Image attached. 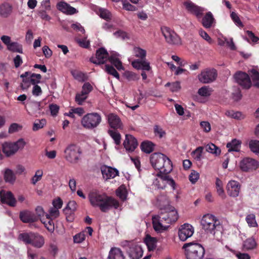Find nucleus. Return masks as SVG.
I'll return each instance as SVG.
<instances>
[{
    "label": "nucleus",
    "mask_w": 259,
    "mask_h": 259,
    "mask_svg": "<svg viewBox=\"0 0 259 259\" xmlns=\"http://www.w3.org/2000/svg\"><path fill=\"white\" fill-rule=\"evenodd\" d=\"M160 210L159 214L154 215L152 218L153 227L157 232L167 230L169 226L164 224L175 223L179 218L177 210L171 205L168 204L161 208Z\"/></svg>",
    "instance_id": "nucleus-1"
},
{
    "label": "nucleus",
    "mask_w": 259,
    "mask_h": 259,
    "mask_svg": "<svg viewBox=\"0 0 259 259\" xmlns=\"http://www.w3.org/2000/svg\"><path fill=\"white\" fill-rule=\"evenodd\" d=\"M89 199L93 207H99L103 212H107L112 207L117 209L119 206V203L117 200L96 190L90 192Z\"/></svg>",
    "instance_id": "nucleus-2"
},
{
    "label": "nucleus",
    "mask_w": 259,
    "mask_h": 259,
    "mask_svg": "<svg viewBox=\"0 0 259 259\" xmlns=\"http://www.w3.org/2000/svg\"><path fill=\"white\" fill-rule=\"evenodd\" d=\"M150 161L152 167L159 171L161 170L164 172L170 173L172 170L171 160L161 153H154L151 154Z\"/></svg>",
    "instance_id": "nucleus-3"
},
{
    "label": "nucleus",
    "mask_w": 259,
    "mask_h": 259,
    "mask_svg": "<svg viewBox=\"0 0 259 259\" xmlns=\"http://www.w3.org/2000/svg\"><path fill=\"white\" fill-rule=\"evenodd\" d=\"M185 250L187 259H203L205 254V249L198 243H185L183 246Z\"/></svg>",
    "instance_id": "nucleus-4"
},
{
    "label": "nucleus",
    "mask_w": 259,
    "mask_h": 259,
    "mask_svg": "<svg viewBox=\"0 0 259 259\" xmlns=\"http://www.w3.org/2000/svg\"><path fill=\"white\" fill-rule=\"evenodd\" d=\"M102 121V117L97 112L89 113L83 116L81 125L87 130H91L97 127Z\"/></svg>",
    "instance_id": "nucleus-5"
},
{
    "label": "nucleus",
    "mask_w": 259,
    "mask_h": 259,
    "mask_svg": "<svg viewBox=\"0 0 259 259\" xmlns=\"http://www.w3.org/2000/svg\"><path fill=\"white\" fill-rule=\"evenodd\" d=\"M202 229L206 233L214 235L215 230L220 228V222L214 215L206 214L203 215L201 221Z\"/></svg>",
    "instance_id": "nucleus-6"
},
{
    "label": "nucleus",
    "mask_w": 259,
    "mask_h": 259,
    "mask_svg": "<svg viewBox=\"0 0 259 259\" xmlns=\"http://www.w3.org/2000/svg\"><path fill=\"white\" fill-rule=\"evenodd\" d=\"M122 243L130 259H140L142 257L143 248L137 242L126 240Z\"/></svg>",
    "instance_id": "nucleus-7"
},
{
    "label": "nucleus",
    "mask_w": 259,
    "mask_h": 259,
    "mask_svg": "<svg viewBox=\"0 0 259 259\" xmlns=\"http://www.w3.org/2000/svg\"><path fill=\"white\" fill-rule=\"evenodd\" d=\"M81 153V151L78 146L70 144L64 150V157L69 162L76 163L79 159Z\"/></svg>",
    "instance_id": "nucleus-8"
},
{
    "label": "nucleus",
    "mask_w": 259,
    "mask_h": 259,
    "mask_svg": "<svg viewBox=\"0 0 259 259\" xmlns=\"http://www.w3.org/2000/svg\"><path fill=\"white\" fill-rule=\"evenodd\" d=\"M26 145L23 139H19L17 142L5 143L3 145V151L7 156H10L15 154L19 149H23Z\"/></svg>",
    "instance_id": "nucleus-9"
},
{
    "label": "nucleus",
    "mask_w": 259,
    "mask_h": 259,
    "mask_svg": "<svg viewBox=\"0 0 259 259\" xmlns=\"http://www.w3.org/2000/svg\"><path fill=\"white\" fill-rule=\"evenodd\" d=\"M161 30L168 44L174 45L181 44V38L174 30L166 26L162 27Z\"/></svg>",
    "instance_id": "nucleus-10"
},
{
    "label": "nucleus",
    "mask_w": 259,
    "mask_h": 259,
    "mask_svg": "<svg viewBox=\"0 0 259 259\" xmlns=\"http://www.w3.org/2000/svg\"><path fill=\"white\" fill-rule=\"evenodd\" d=\"M218 76L217 71L214 69H206L198 74L199 80L203 83H209L215 80Z\"/></svg>",
    "instance_id": "nucleus-11"
},
{
    "label": "nucleus",
    "mask_w": 259,
    "mask_h": 259,
    "mask_svg": "<svg viewBox=\"0 0 259 259\" xmlns=\"http://www.w3.org/2000/svg\"><path fill=\"white\" fill-rule=\"evenodd\" d=\"M259 166V163L256 160L246 157L240 162V169L245 172L256 169Z\"/></svg>",
    "instance_id": "nucleus-12"
},
{
    "label": "nucleus",
    "mask_w": 259,
    "mask_h": 259,
    "mask_svg": "<svg viewBox=\"0 0 259 259\" xmlns=\"http://www.w3.org/2000/svg\"><path fill=\"white\" fill-rule=\"evenodd\" d=\"M237 82L244 89H249L252 84L249 76L245 72L238 71L234 75Z\"/></svg>",
    "instance_id": "nucleus-13"
},
{
    "label": "nucleus",
    "mask_w": 259,
    "mask_h": 259,
    "mask_svg": "<svg viewBox=\"0 0 259 259\" xmlns=\"http://www.w3.org/2000/svg\"><path fill=\"white\" fill-rule=\"evenodd\" d=\"M108 53L104 48H100L96 51V57H91L90 61L94 64H104L107 60H109Z\"/></svg>",
    "instance_id": "nucleus-14"
},
{
    "label": "nucleus",
    "mask_w": 259,
    "mask_h": 259,
    "mask_svg": "<svg viewBox=\"0 0 259 259\" xmlns=\"http://www.w3.org/2000/svg\"><path fill=\"white\" fill-rule=\"evenodd\" d=\"M183 5L189 13L195 15L198 18L201 17L204 11L203 8L195 5L190 0L184 2Z\"/></svg>",
    "instance_id": "nucleus-15"
},
{
    "label": "nucleus",
    "mask_w": 259,
    "mask_h": 259,
    "mask_svg": "<svg viewBox=\"0 0 259 259\" xmlns=\"http://www.w3.org/2000/svg\"><path fill=\"white\" fill-rule=\"evenodd\" d=\"M194 233L193 227L189 224H184L179 229V237L181 241H185Z\"/></svg>",
    "instance_id": "nucleus-16"
},
{
    "label": "nucleus",
    "mask_w": 259,
    "mask_h": 259,
    "mask_svg": "<svg viewBox=\"0 0 259 259\" xmlns=\"http://www.w3.org/2000/svg\"><path fill=\"white\" fill-rule=\"evenodd\" d=\"M241 189L240 184L236 181H230L226 186L227 193L232 197H237L239 196Z\"/></svg>",
    "instance_id": "nucleus-17"
},
{
    "label": "nucleus",
    "mask_w": 259,
    "mask_h": 259,
    "mask_svg": "<svg viewBox=\"0 0 259 259\" xmlns=\"http://www.w3.org/2000/svg\"><path fill=\"white\" fill-rule=\"evenodd\" d=\"M56 7L58 11L67 15H72L78 13V11L75 8L63 1L58 2Z\"/></svg>",
    "instance_id": "nucleus-18"
},
{
    "label": "nucleus",
    "mask_w": 259,
    "mask_h": 259,
    "mask_svg": "<svg viewBox=\"0 0 259 259\" xmlns=\"http://www.w3.org/2000/svg\"><path fill=\"white\" fill-rule=\"evenodd\" d=\"M1 201L3 204H7L11 206H15L16 203L13 193L10 191L2 190L0 191Z\"/></svg>",
    "instance_id": "nucleus-19"
},
{
    "label": "nucleus",
    "mask_w": 259,
    "mask_h": 259,
    "mask_svg": "<svg viewBox=\"0 0 259 259\" xmlns=\"http://www.w3.org/2000/svg\"><path fill=\"white\" fill-rule=\"evenodd\" d=\"M124 147L128 152H133L138 145L137 139L131 135H126L125 139L123 142Z\"/></svg>",
    "instance_id": "nucleus-20"
},
{
    "label": "nucleus",
    "mask_w": 259,
    "mask_h": 259,
    "mask_svg": "<svg viewBox=\"0 0 259 259\" xmlns=\"http://www.w3.org/2000/svg\"><path fill=\"white\" fill-rule=\"evenodd\" d=\"M101 170L103 178L106 180L113 179L119 174L117 169L106 165L101 166Z\"/></svg>",
    "instance_id": "nucleus-21"
},
{
    "label": "nucleus",
    "mask_w": 259,
    "mask_h": 259,
    "mask_svg": "<svg viewBox=\"0 0 259 259\" xmlns=\"http://www.w3.org/2000/svg\"><path fill=\"white\" fill-rule=\"evenodd\" d=\"M20 220L25 223H31L37 221L38 219L33 212L24 210L21 211L19 215Z\"/></svg>",
    "instance_id": "nucleus-22"
},
{
    "label": "nucleus",
    "mask_w": 259,
    "mask_h": 259,
    "mask_svg": "<svg viewBox=\"0 0 259 259\" xmlns=\"http://www.w3.org/2000/svg\"><path fill=\"white\" fill-rule=\"evenodd\" d=\"M41 102L35 101H31L27 103L26 110L30 115H35L37 113H40L42 107L41 106Z\"/></svg>",
    "instance_id": "nucleus-23"
},
{
    "label": "nucleus",
    "mask_w": 259,
    "mask_h": 259,
    "mask_svg": "<svg viewBox=\"0 0 259 259\" xmlns=\"http://www.w3.org/2000/svg\"><path fill=\"white\" fill-rule=\"evenodd\" d=\"M108 121L110 126L114 130L120 128L122 122L120 118L114 113H110L108 116Z\"/></svg>",
    "instance_id": "nucleus-24"
},
{
    "label": "nucleus",
    "mask_w": 259,
    "mask_h": 259,
    "mask_svg": "<svg viewBox=\"0 0 259 259\" xmlns=\"http://www.w3.org/2000/svg\"><path fill=\"white\" fill-rule=\"evenodd\" d=\"M108 259H125V257L120 248L112 247L109 252Z\"/></svg>",
    "instance_id": "nucleus-25"
},
{
    "label": "nucleus",
    "mask_w": 259,
    "mask_h": 259,
    "mask_svg": "<svg viewBox=\"0 0 259 259\" xmlns=\"http://www.w3.org/2000/svg\"><path fill=\"white\" fill-rule=\"evenodd\" d=\"M132 66L133 67L143 70L149 71L151 69L149 63L145 61V59L142 60H136L133 61Z\"/></svg>",
    "instance_id": "nucleus-26"
},
{
    "label": "nucleus",
    "mask_w": 259,
    "mask_h": 259,
    "mask_svg": "<svg viewBox=\"0 0 259 259\" xmlns=\"http://www.w3.org/2000/svg\"><path fill=\"white\" fill-rule=\"evenodd\" d=\"M118 56L119 54L116 53H113L109 57L108 60L117 70H121L123 69V67L122 62L118 58Z\"/></svg>",
    "instance_id": "nucleus-27"
},
{
    "label": "nucleus",
    "mask_w": 259,
    "mask_h": 259,
    "mask_svg": "<svg viewBox=\"0 0 259 259\" xmlns=\"http://www.w3.org/2000/svg\"><path fill=\"white\" fill-rule=\"evenodd\" d=\"M31 72L26 71L20 75V77L22 78V82L20 84V88L22 90H27L30 87L31 81H30V74Z\"/></svg>",
    "instance_id": "nucleus-28"
},
{
    "label": "nucleus",
    "mask_w": 259,
    "mask_h": 259,
    "mask_svg": "<svg viewBox=\"0 0 259 259\" xmlns=\"http://www.w3.org/2000/svg\"><path fill=\"white\" fill-rule=\"evenodd\" d=\"M45 243L44 237L37 233H33L31 245L36 248L41 247Z\"/></svg>",
    "instance_id": "nucleus-29"
},
{
    "label": "nucleus",
    "mask_w": 259,
    "mask_h": 259,
    "mask_svg": "<svg viewBox=\"0 0 259 259\" xmlns=\"http://www.w3.org/2000/svg\"><path fill=\"white\" fill-rule=\"evenodd\" d=\"M157 242V239L151 237L150 235H147L144 239V242L149 251H153L156 248Z\"/></svg>",
    "instance_id": "nucleus-30"
},
{
    "label": "nucleus",
    "mask_w": 259,
    "mask_h": 259,
    "mask_svg": "<svg viewBox=\"0 0 259 259\" xmlns=\"http://www.w3.org/2000/svg\"><path fill=\"white\" fill-rule=\"evenodd\" d=\"M214 22V18L210 12H207L202 20V24L206 28H210Z\"/></svg>",
    "instance_id": "nucleus-31"
},
{
    "label": "nucleus",
    "mask_w": 259,
    "mask_h": 259,
    "mask_svg": "<svg viewBox=\"0 0 259 259\" xmlns=\"http://www.w3.org/2000/svg\"><path fill=\"white\" fill-rule=\"evenodd\" d=\"M46 219H41L42 223L46 229L51 233H53L55 230L54 223L52 218L50 217L48 213L45 214Z\"/></svg>",
    "instance_id": "nucleus-32"
},
{
    "label": "nucleus",
    "mask_w": 259,
    "mask_h": 259,
    "mask_svg": "<svg viewBox=\"0 0 259 259\" xmlns=\"http://www.w3.org/2000/svg\"><path fill=\"white\" fill-rule=\"evenodd\" d=\"M12 11L11 6L7 3H4L0 5V16L2 17L7 18L12 13Z\"/></svg>",
    "instance_id": "nucleus-33"
},
{
    "label": "nucleus",
    "mask_w": 259,
    "mask_h": 259,
    "mask_svg": "<svg viewBox=\"0 0 259 259\" xmlns=\"http://www.w3.org/2000/svg\"><path fill=\"white\" fill-rule=\"evenodd\" d=\"M241 142L236 139L232 140L231 142L227 143V147L228 148V151L238 152L240 151Z\"/></svg>",
    "instance_id": "nucleus-34"
},
{
    "label": "nucleus",
    "mask_w": 259,
    "mask_h": 259,
    "mask_svg": "<svg viewBox=\"0 0 259 259\" xmlns=\"http://www.w3.org/2000/svg\"><path fill=\"white\" fill-rule=\"evenodd\" d=\"M256 246V242L255 239L250 237L246 239L243 243V247L245 250H252L254 249Z\"/></svg>",
    "instance_id": "nucleus-35"
},
{
    "label": "nucleus",
    "mask_w": 259,
    "mask_h": 259,
    "mask_svg": "<svg viewBox=\"0 0 259 259\" xmlns=\"http://www.w3.org/2000/svg\"><path fill=\"white\" fill-rule=\"evenodd\" d=\"M4 179L6 182L11 184L14 183L16 180V176L14 172L9 168L5 169L4 173Z\"/></svg>",
    "instance_id": "nucleus-36"
},
{
    "label": "nucleus",
    "mask_w": 259,
    "mask_h": 259,
    "mask_svg": "<svg viewBox=\"0 0 259 259\" xmlns=\"http://www.w3.org/2000/svg\"><path fill=\"white\" fill-rule=\"evenodd\" d=\"M169 173L164 172L161 171H159L156 175L157 177L160 179V180L163 182V185L157 184L158 188L160 189H164L165 187V183L170 178V176L168 175Z\"/></svg>",
    "instance_id": "nucleus-37"
},
{
    "label": "nucleus",
    "mask_w": 259,
    "mask_h": 259,
    "mask_svg": "<svg viewBox=\"0 0 259 259\" xmlns=\"http://www.w3.org/2000/svg\"><path fill=\"white\" fill-rule=\"evenodd\" d=\"M141 150L146 153H150L153 151L154 144L150 141H144L140 146Z\"/></svg>",
    "instance_id": "nucleus-38"
},
{
    "label": "nucleus",
    "mask_w": 259,
    "mask_h": 259,
    "mask_svg": "<svg viewBox=\"0 0 259 259\" xmlns=\"http://www.w3.org/2000/svg\"><path fill=\"white\" fill-rule=\"evenodd\" d=\"M108 133L113 139L116 145H119L121 143V135L115 130H109Z\"/></svg>",
    "instance_id": "nucleus-39"
},
{
    "label": "nucleus",
    "mask_w": 259,
    "mask_h": 259,
    "mask_svg": "<svg viewBox=\"0 0 259 259\" xmlns=\"http://www.w3.org/2000/svg\"><path fill=\"white\" fill-rule=\"evenodd\" d=\"M33 233H22L19 235V239L22 240L25 244H30Z\"/></svg>",
    "instance_id": "nucleus-40"
},
{
    "label": "nucleus",
    "mask_w": 259,
    "mask_h": 259,
    "mask_svg": "<svg viewBox=\"0 0 259 259\" xmlns=\"http://www.w3.org/2000/svg\"><path fill=\"white\" fill-rule=\"evenodd\" d=\"M215 186L218 194L222 198H226V195L223 188V182L219 178H217L215 182Z\"/></svg>",
    "instance_id": "nucleus-41"
},
{
    "label": "nucleus",
    "mask_w": 259,
    "mask_h": 259,
    "mask_svg": "<svg viewBox=\"0 0 259 259\" xmlns=\"http://www.w3.org/2000/svg\"><path fill=\"white\" fill-rule=\"evenodd\" d=\"M8 49L13 52H17L19 53H23V48L22 45L17 42H12L8 45Z\"/></svg>",
    "instance_id": "nucleus-42"
},
{
    "label": "nucleus",
    "mask_w": 259,
    "mask_h": 259,
    "mask_svg": "<svg viewBox=\"0 0 259 259\" xmlns=\"http://www.w3.org/2000/svg\"><path fill=\"white\" fill-rule=\"evenodd\" d=\"M105 71L109 74L115 77L116 78L119 79L120 76L119 73L114 68V67L111 65L106 64L105 65Z\"/></svg>",
    "instance_id": "nucleus-43"
},
{
    "label": "nucleus",
    "mask_w": 259,
    "mask_h": 259,
    "mask_svg": "<svg viewBox=\"0 0 259 259\" xmlns=\"http://www.w3.org/2000/svg\"><path fill=\"white\" fill-rule=\"evenodd\" d=\"M46 123L47 121L44 118L40 120L36 119L33 123L32 129L34 131H38V130L43 128Z\"/></svg>",
    "instance_id": "nucleus-44"
},
{
    "label": "nucleus",
    "mask_w": 259,
    "mask_h": 259,
    "mask_svg": "<svg viewBox=\"0 0 259 259\" xmlns=\"http://www.w3.org/2000/svg\"><path fill=\"white\" fill-rule=\"evenodd\" d=\"M72 75L75 79L80 82H84L88 79L87 74L80 71L74 72Z\"/></svg>",
    "instance_id": "nucleus-45"
},
{
    "label": "nucleus",
    "mask_w": 259,
    "mask_h": 259,
    "mask_svg": "<svg viewBox=\"0 0 259 259\" xmlns=\"http://www.w3.org/2000/svg\"><path fill=\"white\" fill-rule=\"evenodd\" d=\"M154 134L155 136L161 139L166 135L165 131L159 125H155L153 128Z\"/></svg>",
    "instance_id": "nucleus-46"
},
{
    "label": "nucleus",
    "mask_w": 259,
    "mask_h": 259,
    "mask_svg": "<svg viewBox=\"0 0 259 259\" xmlns=\"http://www.w3.org/2000/svg\"><path fill=\"white\" fill-rule=\"evenodd\" d=\"M205 148L207 152L215 154L216 155H220L221 153V150L213 144H207Z\"/></svg>",
    "instance_id": "nucleus-47"
},
{
    "label": "nucleus",
    "mask_w": 259,
    "mask_h": 259,
    "mask_svg": "<svg viewBox=\"0 0 259 259\" xmlns=\"http://www.w3.org/2000/svg\"><path fill=\"white\" fill-rule=\"evenodd\" d=\"M88 97V96L81 92L77 93L75 97V101L77 104L81 105Z\"/></svg>",
    "instance_id": "nucleus-48"
},
{
    "label": "nucleus",
    "mask_w": 259,
    "mask_h": 259,
    "mask_svg": "<svg viewBox=\"0 0 259 259\" xmlns=\"http://www.w3.org/2000/svg\"><path fill=\"white\" fill-rule=\"evenodd\" d=\"M246 221L249 227H257V224L255 221V217L254 214H250L247 215L246 217Z\"/></svg>",
    "instance_id": "nucleus-49"
},
{
    "label": "nucleus",
    "mask_w": 259,
    "mask_h": 259,
    "mask_svg": "<svg viewBox=\"0 0 259 259\" xmlns=\"http://www.w3.org/2000/svg\"><path fill=\"white\" fill-rule=\"evenodd\" d=\"M249 147L253 153H259V141L251 140L249 143Z\"/></svg>",
    "instance_id": "nucleus-50"
},
{
    "label": "nucleus",
    "mask_w": 259,
    "mask_h": 259,
    "mask_svg": "<svg viewBox=\"0 0 259 259\" xmlns=\"http://www.w3.org/2000/svg\"><path fill=\"white\" fill-rule=\"evenodd\" d=\"M134 52L135 56L141 58V60L145 59L146 56V51L139 47H137L134 49Z\"/></svg>",
    "instance_id": "nucleus-51"
},
{
    "label": "nucleus",
    "mask_w": 259,
    "mask_h": 259,
    "mask_svg": "<svg viewBox=\"0 0 259 259\" xmlns=\"http://www.w3.org/2000/svg\"><path fill=\"white\" fill-rule=\"evenodd\" d=\"M41 75L40 74L31 73L30 74V81L33 85H36L40 82Z\"/></svg>",
    "instance_id": "nucleus-52"
},
{
    "label": "nucleus",
    "mask_w": 259,
    "mask_h": 259,
    "mask_svg": "<svg viewBox=\"0 0 259 259\" xmlns=\"http://www.w3.org/2000/svg\"><path fill=\"white\" fill-rule=\"evenodd\" d=\"M211 90L206 86L200 88L198 91V94L203 97H208L210 95Z\"/></svg>",
    "instance_id": "nucleus-53"
},
{
    "label": "nucleus",
    "mask_w": 259,
    "mask_h": 259,
    "mask_svg": "<svg viewBox=\"0 0 259 259\" xmlns=\"http://www.w3.org/2000/svg\"><path fill=\"white\" fill-rule=\"evenodd\" d=\"M85 239L84 232H81L73 236V242L75 243H80Z\"/></svg>",
    "instance_id": "nucleus-54"
},
{
    "label": "nucleus",
    "mask_w": 259,
    "mask_h": 259,
    "mask_svg": "<svg viewBox=\"0 0 259 259\" xmlns=\"http://www.w3.org/2000/svg\"><path fill=\"white\" fill-rule=\"evenodd\" d=\"M123 76L128 81H135L139 79V77L136 73L129 71H125Z\"/></svg>",
    "instance_id": "nucleus-55"
},
{
    "label": "nucleus",
    "mask_w": 259,
    "mask_h": 259,
    "mask_svg": "<svg viewBox=\"0 0 259 259\" xmlns=\"http://www.w3.org/2000/svg\"><path fill=\"white\" fill-rule=\"evenodd\" d=\"M42 175L43 172L42 170H37L35 172L34 176L31 179V183L33 185H35L37 182L41 180Z\"/></svg>",
    "instance_id": "nucleus-56"
},
{
    "label": "nucleus",
    "mask_w": 259,
    "mask_h": 259,
    "mask_svg": "<svg viewBox=\"0 0 259 259\" xmlns=\"http://www.w3.org/2000/svg\"><path fill=\"white\" fill-rule=\"evenodd\" d=\"M93 90V88L89 82H85L82 87L81 92L88 96Z\"/></svg>",
    "instance_id": "nucleus-57"
},
{
    "label": "nucleus",
    "mask_w": 259,
    "mask_h": 259,
    "mask_svg": "<svg viewBox=\"0 0 259 259\" xmlns=\"http://www.w3.org/2000/svg\"><path fill=\"white\" fill-rule=\"evenodd\" d=\"M230 16L236 25H237L239 27H243V24L242 23V22L241 21L237 14H236L234 12H232L231 13Z\"/></svg>",
    "instance_id": "nucleus-58"
},
{
    "label": "nucleus",
    "mask_w": 259,
    "mask_h": 259,
    "mask_svg": "<svg viewBox=\"0 0 259 259\" xmlns=\"http://www.w3.org/2000/svg\"><path fill=\"white\" fill-rule=\"evenodd\" d=\"M252 80L253 85L259 88V73L256 71L252 72Z\"/></svg>",
    "instance_id": "nucleus-59"
},
{
    "label": "nucleus",
    "mask_w": 259,
    "mask_h": 259,
    "mask_svg": "<svg viewBox=\"0 0 259 259\" xmlns=\"http://www.w3.org/2000/svg\"><path fill=\"white\" fill-rule=\"evenodd\" d=\"M49 212L48 214L50 215V217L54 219L58 218L60 214L59 209L54 207L50 208Z\"/></svg>",
    "instance_id": "nucleus-60"
},
{
    "label": "nucleus",
    "mask_w": 259,
    "mask_h": 259,
    "mask_svg": "<svg viewBox=\"0 0 259 259\" xmlns=\"http://www.w3.org/2000/svg\"><path fill=\"white\" fill-rule=\"evenodd\" d=\"M199 177V174L198 172L195 170H192L190 175H189V179L190 181L192 183H195L198 180Z\"/></svg>",
    "instance_id": "nucleus-61"
},
{
    "label": "nucleus",
    "mask_w": 259,
    "mask_h": 259,
    "mask_svg": "<svg viewBox=\"0 0 259 259\" xmlns=\"http://www.w3.org/2000/svg\"><path fill=\"white\" fill-rule=\"evenodd\" d=\"M203 150V147L200 146L197 147L193 152V153L195 155V159L197 160H199L201 159L202 153Z\"/></svg>",
    "instance_id": "nucleus-62"
},
{
    "label": "nucleus",
    "mask_w": 259,
    "mask_h": 259,
    "mask_svg": "<svg viewBox=\"0 0 259 259\" xmlns=\"http://www.w3.org/2000/svg\"><path fill=\"white\" fill-rule=\"evenodd\" d=\"M77 204L75 201H70L66 208L64 209V211L67 209L70 210V212H74L76 209Z\"/></svg>",
    "instance_id": "nucleus-63"
},
{
    "label": "nucleus",
    "mask_w": 259,
    "mask_h": 259,
    "mask_svg": "<svg viewBox=\"0 0 259 259\" xmlns=\"http://www.w3.org/2000/svg\"><path fill=\"white\" fill-rule=\"evenodd\" d=\"M38 15L42 20L50 21L51 19V17L48 14H47L46 10H39L38 11Z\"/></svg>",
    "instance_id": "nucleus-64"
}]
</instances>
